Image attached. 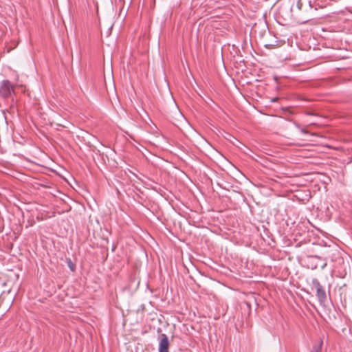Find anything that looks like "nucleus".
Wrapping results in <instances>:
<instances>
[{
  "label": "nucleus",
  "instance_id": "obj_5",
  "mask_svg": "<svg viewBox=\"0 0 352 352\" xmlns=\"http://www.w3.org/2000/svg\"><path fill=\"white\" fill-rule=\"evenodd\" d=\"M302 3H301V1L300 0H297V2H296V7H297V9L298 10H301V8H302Z\"/></svg>",
  "mask_w": 352,
  "mask_h": 352
},
{
  "label": "nucleus",
  "instance_id": "obj_6",
  "mask_svg": "<svg viewBox=\"0 0 352 352\" xmlns=\"http://www.w3.org/2000/svg\"><path fill=\"white\" fill-rule=\"evenodd\" d=\"M326 265H327V263H324V265L322 266V268H324Z\"/></svg>",
  "mask_w": 352,
  "mask_h": 352
},
{
  "label": "nucleus",
  "instance_id": "obj_1",
  "mask_svg": "<svg viewBox=\"0 0 352 352\" xmlns=\"http://www.w3.org/2000/svg\"><path fill=\"white\" fill-rule=\"evenodd\" d=\"M312 289H316V295L320 305H324L327 301V294L323 287L317 278H313L311 280Z\"/></svg>",
  "mask_w": 352,
  "mask_h": 352
},
{
  "label": "nucleus",
  "instance_id": "obj_3",
  "mask_svg": "<svg viewBox=\"0 0 352 352\" xmlns=\"http://www.w3.org/2000/svg\"><path fill=\"white\" fill-rule=\"evenodd\" d=\"M169 342L166 334H161V339L159 343V352H168Z\"/></svg>",
  "mask_w": 352,
  "mask_h": 352
},
{
  "label": "nucleus",
  "instance_id": "obj_4",
  "mask_svg": "<svg viewBox=\"0 0 352 352\" xmlns=\"http://www.w3.org/2000/svg\"><path fill=\"white\" fill-rule=\"evenodd\" d=\"M322 341L320 342V344L318 346H314L311 352H321V347L322 345Z\"/></svg>",
  "mask_w": 352,
  "mask_h": 352
},
{
  "label": "nucleus",
  "instance_id": "obj_7",
  "mask_svg": "<svg viewBox=\"0 0 352 352\" xmlns=\"http://www.w3.org/2000/svg\"><path fill=\"white\" fill-rule=\"evenodd\" d=\"M302 132L304 133H307V131H305L304 129L302 130Z\"/></svg>",
  "mask_w": 352,
  "mask_h": 352
},
{
  "label": "nucleus",
  "instance_id": "obj_2",
  "mask_svg": "<svg viewBox=\"0 0 352 352\" xmlns=\"http://www.w3.org/2000/svg\"><path fill=\"white\" fill-rule=\"evenodd\" d=\"M14 94V86L8 80L0 82V97L8 98Z\"/></svg>",
  "mask_w": 352,
  "mask_h": 352
}]
</instances>
